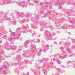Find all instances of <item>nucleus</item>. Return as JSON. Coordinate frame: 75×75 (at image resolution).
I'll return each mask as SVG.
<instances>
[{"instance_id":"7ed1b4c3","label":"nucleus","mask_w":75,"mask_h":75,"mask_svg":"<svg viewBox=\"0 0 75 75\" xmlns=\"http://www.w3.org/2000/svg\"><path fill=\"white\" fill-rule=\"evenodd\" d=\"M31 47L33 49V50H34V54L38 55L39 53L38 52H37V50L36 49V47L32 43L31 44Z\"/></svg>"},{"instance_id":"603ef678","label":"nucleus","mask_w":75,"mask_h":75,"mask_svg":"<svg viewBox=\"0 0 75 75\" xmlns=\"http://www.w3.org/2000/svg\"><path fill=\"white\" fill-rule=\"evenodd\" d=\"M69 56V57H72V55H70Z\"/></svg>"},{"instance_id":"1a4fd4ad","label":"nucleus","mask_w":75,"mask_h":75,"mask_svg":"<svg viewBox=\"0 0 75 75\" xmlns=\"http://www.w3.org/2000/svg\"><path fill=\"white\" fill-rule=\"evenodd\" d=\"M16 59L18 60V62H20V59H21V55H17L16 57Z\"/></svg>"},{"instance_id":"8fccbe9b","label":"nucleus","mask_w":75,"mask_h":75,"mask_svg":"<svg viewBox=\"0 0 75 75\" xmlns=\"http://www.w3.org/2000/svg\"><path fill=\"white\" fill-rule=\"evenodd\" d=\"M27 75H29V72H28L27 73Z\"/></svg>"},{"instance_id":"4d7b16f0","label":"nucleus","mask_w":75,"mask_h":75,"mask_svg":"<svg viewBox=\"0 0 75 75\" xmlns=\"http://www.w3.org/2000/svg\"><path fill=\"white\" fill-rule=\"evenodd\" d=\"M23 29H24L26 28L25 26H24V27H23Z\"/></svg>"},{"instance_id":"338daca9","label":"nucleus","mask_w":75,"mask_h":75,"mask_svg":"<svg viewBox=\"0 0 75 75\" xmlns=\"http://www.w3.org/2000/svg\"><path fill=\"white\" fill-rule=\"evenodd\" d=\"M58 33H60V32H58Z\"/></svg>"},{"instance_id":"ea45409f","label":"nucleus","mask_w":75,"mask_h":75,"mask_svg":"<svg viewBox=\"0 0 75 75\" xmlns=\"http://www.w3.org/2000/svg\"><path fill=\"white\" fill-rule=\"evenodd\" d=\"M51 13V11H49V14H50Z\"/></svg>"},{"instance_id":"0eeeda50","label":"nucleus","mask_w":75,"mask_h":75,"mask_svg":"<svg viewBox=\"0 0 75 75\" xmlns=\"http://www.w3.org/2000/svg\"><path fill=\"white\" fill-rule=\"evenodd\" d=\"M44 34L47 37H52V36H51V33L48 31H45Z\"/></svg>"},{"instance_id":"2f4dec72","label":"nucleus","mask_w":75,"mask_h":75,"mask_svg":"<svg viewBox=\"0 0 75 75\" xmlns=\"http://www.w3.org/2000/svg\"><path fill=\"white\" fill-rule=\"evenodd\" d=\"M21 22L23 23H25V20H22L21 21Z\"/></svg>"},{"instance_id":"c85d7f7f","label":"nucleus","mask_w":75,"mask_h":75,"mask_svg":"<svg viewBox=\"0 0 75 75\" xmlns=\"http://www.w3.org/2000/svg\"><path fill=\"white\" fill-rule=\"evenodd\" d=\"M3 50H1V52H0V55H2V54H3Z\"/></svg>"},{"instance_id":"e433bc0d","label":"nucleus","mask_w":75,"mask_h":75,"mask_svg":"<svg viewBox=\"0 0 75 75\" xmlns=\"http://www.w3.org/2000/svg\"><path fill=\"white\" fill-rule=\"evenodd\" d=\"M42 43H44V42H45L44 41L42 40Z\"/></svg>"},{"instance_id":"72a5a7b5","label":"nucleus","mask_w":75,"mask_h":75,"mask_svg":"<svg viewBox=\"0 0 75 75\" xmlns=\"http://www.w3.org/2000/svg\"><path fill=\"white\" fill-rule=\"evenodd\" d=\"M63 67L64 68H68V67H67V66H63Z\"/></svg>"},{"instance_id":"6e6552de","label":"nucleus","mask_w":75,"mask_h":75,"mask_svg":"<svg viewBox=\"0 0 75 75\" xmlns=\"http://www.w3.org/2000/svg\"><path fill=\"white\" fill-rule=\"evenodd\" d=\"M49 49V45H45L44 47V49L43 50V52H45L46 51H47V50Z\"/></svg>"},{"instance_id":"473e14b6","label":"nucleus","mask_w":75,"mask_h":75,"mask_svg":"<svg viewBox=\"0 0 75 75\" xmlns=\"http://www.w3.org/2000/svg\"><path fill=\"white\" fill-rule=\"evenodd\" d=\"M22 15L23 16L22 17H23L24 16V13H22Z\"/></svg>"},{"instance_id":"f3484780","label":"nucleus","mask_w":75,"mask_h":75,"mask_svg":"<svg viewBox=\"0 0 75 75\" xmlns=\"http://www.w3.org/2000/svg\"><path fill=\"white\" fill-rule=\"evenodd\" d=\"M63 29H69V26H67V27H62Z\"/></svg>"},{"instance_id":"a211bd4d","label":"nucleus","mask_w":75,"mask_h":75,"mask_svg":"<svg viewBox=\"0 0 75 75\" xmlns=\"http://www.w3.org/2000/svg\"><path fill=\"white\" fill-rule=\"evenodd\" d=\"M11 22H12V23L13 24H14V25H15L16 24V21H11Z\"/></svg>"},{"instance_id":"37998d69","label":"nucleus","mask_w":75,"mask_h":75,"mask_svg":"<svg viewBox=\"0 0 75 75\" xmlns=\"http://www.w3.org/2000/svg\"><path fill=\"white\" fill-rule=\"evenodd\" d=\"M17 30H20V28H18V29H17Z\"/></svg>"},{"instance_id":"052dcab7","label":"nucleus","mask_w":75,"mask_h":75,"mask_svg":"<svg viewBox=\"0 0 75 75\" xmlns=\"http://www.w3.org/2000/svg\"><path fill=\"white\" fill-rule=\"evenodd\" d=\"M16 2V1H14V2H12V3H14Z\"/></svg>"},{"instance_id":"69168bd1","label":"nucleus","mask_w":75,"mask_h":75,"mask_svg":"<svg viewBox=\"0 0 75 75\" xmlns=\"http://www.w3.org/2000/svg\"><path fill=\"white\" fill-rule=\"evenodd\" d=\"M75 48V46L73 47V48Z\"/></svg>"},{"instance_id":"5701e85b","label":"nucleus","mask_w":75,"mask_h":75,"mask_svg":"<svg viewBox=\"0 0 75 75\" xmlns=\"http://www.w3.org/2000/svg\"><path fill=\"white\" fill-rule=\"evenodd\" d=\"M3 39H5L7 38V35H5L3 37Z\"/></svg>"},{"instance_id":"412c9836","label":"nucleus","mask_w":75,"mask_h":75,"mask_svg":"<svg viewBox=\"0 0 75 75\" xmlns=\"http://www.w3.org/2000/svg\"><path fill=\"white\" fill-rule=\"evenodd\" d=\"M44 59H45L44 58V59H43L42 60L41 59V60H39V62L40 63H41V62H42L43 61H44Z\"/></svg>"},{"instance_id":"774afa93","label":"nucleus","mask_w":75,"mask_h":75,"mask_svg":"<svg viewBox=\"0 0 75 75\" xmlns=\"http://www.w3.org/2000/svg\"><path fill=\"white\" fill-rule=\"evenodd\" d=\"M23 33H26V32H25V31H24L23 32Z\"/></svg>"},{"instance_id":"2eb2a0df","label":"nucleus","mask_w":75,"mask_h":75,"mask_svg":"<svg viewBox=\"0 0 75 75\" xmlns=\"http://www.w3.org/2000/svg\"><path fill=\"white\" fill-rule=\"evenodd\" d=\"M50 35L51 36H52V37H49V40H50H50H52V37H53V36H54L55 35V34H53L52 35H51V34L50 33Z\"/></svg>"},{"instance_id":"c03bdc74","label":"nucleus","mask_w":75,"mask_h":75,"mask_svg":"<svg viewBox=\"0 0 75 75\" xmlns=\"http://www.w3.org/2000/svg\"><path fill=\"white\" fill-rule=\"evenodd\" d=\"M39 52H42V50L41 49L39 50Z\"/></svg>"},{"instance_id":"c756f323","label":"nucleus","mask_w":75,"mask_h":75,"mask_svg":"<svg viewBox=\"0 0 75 75\" xmlns=\"http://www.w3.org/2000/svg\"><path fill=\"white\" fill-rule=\"evenodd\" d=\"M26 17L28 18L29 17H30V14H28V15H27Z\"/></svg>"},{"instance_id":"f257e3e1","label":"nucleus","mask_w":75,"mask_h":75,"mask_svg":"<svg viewBox=\"0 0 75 75\" xmlns=\"http://www.w3.org/2000/svg\"><path fill=\"white\" fill-rule=\"evenodd\" d=\"M68 57V55H67L66 54L65 55H64V56H62L59 55V54H57L54 55V59H53V61H55L56 59H57V61L58 64H61V62L58 59L59 58H65Z\"/></svg>"},{"instance_id":"393cba45","label":"nucleus","mask_w":75,"mask_h":75,"mask_svg":"<svg viewBox=\"0 0 75 75\" xmlns=\"http://www.w3.org/2000/svg\"><path fill=\"white\" fill-rule=\"evenodd\" d=\"M71 13H72V14H73V16H75V11H74L73 12H72Z\"/></svg>"},{"instance_id":"49530a36","label":"nucleus","mask_w":75,"mask_h":75,"mask_svg":"<svg viewBox=\"0 0 75 75\" xmlns=\"http://www.w3.org/2000/svg\"><path fill=\"white\" fill-rule=\"evenodd\" d=\"M34 73L35 75H37V73H35V72H34Z\"/></svg>"},{"instance_id":"4c0bfd02","label":"nucleus","mask_w":75,"mask_h":75,"mask_svg":"<svg viewBox=\"0 0 75 75\" xmlns=\"http://www.w3.org/2000/svg\"><path fill=\"white\" fill-rule=\"evenodd\" d=\"M37 42H40V40L38 39L37 40Z\"/></svg>"},{"instance_id":"680f3d73","label":"nucleus","mask_w":75,"mask_h":75,"mask_svg":"<svg viewBox=\"0 0 75 75\" xmlns=\"http://www.w3.org/2000/svg\"><path fill=\"white\" fill-rule=\"evenodd\" d=\"M2 69V68L1 67L0 68V69Z\"/></svg>"},{"instance_id":"cd10ccee","label":"nucleus","mask_w":75,"mask_h":75,"mask_svg":"<svg viewBox=\"0 0 75 75\" xmlns=\"http://www.w3.org/2000/svg\"><path fill=\"white\" fill-rule=\"evenodd\" d=\"M26 53L27 54H29V50H28L26 52Z\"/></svg>"},{"instance_id":"7c9ffc66","label":"nucleus","mask_w":75,"mask_h":75,"mask_svg":"<svg viewBox=\"0 0 75 75\" xmlns=\"http://www.w3.org/2000/svg\"><path fill=\"white\" fill-rule=\"evenodd\" d=\"M12 35H15V33H14V32H12Z\"/></svg>"},{"instance_id":"13d9d810","label":"nucleus","mask_w":75,"mask_h":75,"mask_svg":"<svg viewBox=\"0 0 75 75\" xmlns=\"http://www.w3.org/2000/svg\"><path fill=\"white\" fill-rule=\"evenodd\" d=\"M59 4H62V5H63V4H62V3L61 4V3H59Z\"/></svg>"},{"instance_id":"bb28decb","label":"nucleus","mask_w":75,"mask_h":75,"mask_svg":"<svg viewBox=\"0 0 75 75\" xmlns=\"http://www.w3.org/2000/svg\"><path fill=\"white\" fill-rule=\"evenodd\" d=\"M3 67H4V68H6L7 67V65H3Z\"/></svg>"},{"instance_id":"9d476101","label":"nucleus","mask_w":75,"mask_h":75,"mask_svg":"<svg viewBox=\"0 0 75 75\" xmlns=\"http://www.w3.org/2000/svg\"><path fill=\"white\" fill-rule=\"evenodd\" d=\"M17 47L16 46H12L11 45L10 46V48L12 50H15Z\"/></svg>"},{"instance_id":"39448f33","label":"nucleus","mask_w":75,"mask_h":75,"mask_svg":"<svg viewBox=\"0 0 75 75\" xmlns=\"http://www.w3.org/2000/svg\"><path fill=\"white\" fill-rule=\"evenodd\" d=\"M4 1H6V3L5 2H1V4L2 6H3L4 4H11L12 1H11L8 0H4Z\"/></svg>"},{"instance_id":"bf43d9fd","label":"nucleus","mask_w":75,"mask_h":75,"mask_svg":"<svg viewBox=\"0 0 75 75\" xmlns=\"http://www.w3.org/2000/svg\"><path fill=\"white\" fill-rule=\"evenodd\" d=\"M29 33H31V30H29Z\"/></svg>"},{"instance_id":"6ab92c4d","label":"nucleus","mask_w":75,"mask_h":75,"mask_svg":"<svg viewBox=\"0 0 75 75\" xmlns=\"http://www.w3.org/2000/svg\"><path fill=\"white\" fill-rule=\"evenodd\" d=\"M16 16H18V17H19V16H20V12H17Z\"/></svg>"},{"instance_id":"423d86ee","label":"nucleus","mask_w":75,"mask_h":75,"mask_svg":"<svg viewBox=\"0 0 75 75\" xmlns=\"http://www.w3.org/2000/svg\"><path fill=\"white\" fill-rule=\"evenodd\" d=\"M54 63L52 62L49 63V64H48L47 62H44V67H45V66H47V65H49V66H48V67H51V66Z\"/></svg>"},{"instance_id":"79ce46f5","label":"nucleus","mask_w":75,"mask_h":75,"mask_svg":"<svg viewBox=\"0 0 75 75\" xmlns=\"http://www.w3.org/2000/svg\"><path fill=\"white\" fill-rule=\"evenodd\" d=\"M23 56H24V57H25V53H23Z\"/></svg>"},{"instance_id":"f03ea898","label":"nucleus","mask_w":75,"mask_h":75,"mask_svg":"<svg viewBox=\"0 0 75 75\" xmlns=\"http://www.w3.org/2000/svg\"><path fill=\"white\" fill-rule=\"evenodd\" d=\"M0 15H1L0 17L1 18V19L4 20V21H6V20H11L13 19V18H12L13 17L9 18H7V15H5V14L2 11L0 12Z\"/></svg>"},{"instance_id":"a878e982","label":"nucleus","mask_w":75,"mask_h":75,"mask_svg":"<svg viewBox=\"0 0 75 75\" xmlns=\"http://www.w3.org/2000/svg\"><path fill=\"white\" fill-rule=\"evenodd\" d=\"M34 34H35V33H32V36H33V37H34Z\"/></svg>"},{"instance_id":"de8ad7c7","label":"nucleus","mask_w":75,"mask_h":75,"mask_svg":"<svg viewBox=\"0 0 75 75\" xmlns=\"http://www.w3.org/2000/svg\"><path fill=\"white\" fill-rule=\"evenodd\" d=\"M72 42H73H73L74 41H75V40H72Z\"/></svg>"},{"instance_id":"ddd939ff","label":"nucleus","mask_w":75,"mask_h":75,"mask_svg":"<svg viewBox=\"0 0 75 75\" xmlns=\"http://www.w3.org/2000/svg\"><path fill=\"white\" fill-rule=\"evenodd\" d=\"M22 3H23V2L22 1H21V2L18 4V6H21L23 8V7H26V6H25V5H21Z\"/></svg>"},{"instance_id":"f704fd0d","label":"nucleus","mask_w":75,"mask_h":75,"mask_svg":"<svg viewBox=\"0 0 75 75\" xmlns=\"http://www.w3.org/2000/svg\"><path fill=\"white\" fill-rule=\"evenodd\" d=\"M70 63H71V62H70V61L67 62V65L68 64H69Z\"/></svg>"},{"instance_id":"4468645a","label":"nucleus","mask_w":75,"mask_h":75,"mask_svg":"<svg viewBox=\"0 0 75 75\" xmlns=\"http://www.w3.org/2000/svg\"><path fill=\"white\" fill-rule=\"evenodd\" d=\"M60 50H61V51H62V52H63V53H65V51H64V47H61L60 48Z\"/></svg>"},{"instance_id":"20e7f679","label":"nucleus","mask_w":75,"mask_h":75,"mask_svg":"<svg viewBox=\"0 0 75 75\" xmlns=\"http://www.w3.org/2000/svg\"><path fill=\"white\" fill-rule=\"evenodd\" d=\"M34 41V39L32 40H27V41H26L24 43L25 47V48H27V45L28 44V43H30L31 42H33V41Z\"/></svg>"},{"instance_id":"58836bf2","label":"nucleus","mask_w":75,"mask_h":75,"mask_svg":"<svg viewBox=\"0 0 75 75\" xmlns=\"http://www.w3.org/2000/svg\"><path fill=\"white\" fill-rule=\"evenodd\" d=\"M25 62H26V64H27V63H28V61H25Z\"/></svg>"},{"instance_id":"a19ab883","label":"nucleus","mask_w":75,"mask_h":75,"mask_svg":"<svg viewBox=\"0 0 75 75\" xmlns=\"http://www.w3.org/2000/svg\"><path fill=\"white\" fill-rule=\"evenodd\" d=\"M19 48H20L19 51H21V47H19Z\"/></svg>"},{"instance_id":"09e8293b","label":"nucleus","mask_w":75,"mask_h":75,"mask_svg":"<svg viewBox=\"0 0 75 75\" xmlns=\"http://www.w3.org/2000/svg\"><path fill=\"white\" fill-rule=\"evenodd\" d=\"M31 6H34V4H31Z\"/></svg>"},{"instance_id":"aec40b11","label":"nucleus","mask_w":75,"mask_h":75,"mask_svg":"<svg viewBox=\"0 0 75 75\" xmlns=\"http://www.w3.org/2000/svg\"><path fill=\"white\" fill-rule=\"evenodd\" d=\"M47 16H48V14H47V13H46L45 15H44L43 17H44V18H45V17H47Z\"/></svg>"},{"instance_id":"a18cd8bd","label":"nucleus","mask_w":75,"mask_h":75,"mask_svg":"<svg viewBox=\"0 0 75 75\" xmlns=\"http://www.w3.org/2000/svg\"><path fill=\"white\" fill-rule=\"evenodd\" d=\"M57 70L58 71H60V69H59V68H58L57 69Z\"/></svg>"},{"instance_id":"3c124183","label":"nucleus","mask_w":75,"mask_h":75,"mask_svg":"<svg viewBox=\"0 0 75 75\" xmlns=\"http://www.w3.org/2000/svg\"><path fill=\"white\" fill-rule=\"evenodd\" d=\"M33 28H34V29H36V28H37L35 27H34Z\"/></svg>"},{"instance_id":"0e129e2a","label":"nucleus","mask_w":75,"mask_h":75,"mask_svg":"<svg viewBox=\"0 0 75 75\" xmlns=\"http://www.w3.org/2000/svg\"><path fill=\"white\" fill-rule=\"evenodd\" d=\"M9 45L8 43H7V45Z\"/></svg>"},{"instance_id":"e2e57ef3","label":"nucleus","mask_w":75,"mask_h":75,"mask_svg":"<svg viewBox=\"0 0 75 75\" xmlns=\"http://www.w3.org/2000/svg\"><path fill=\"white\" fill-rule=\"evenodd\" d=\"M75 4V3H73V4Z\"/></svg>"},{"instance_id":"6e6d98bb","label":"nucleus","mask_w":75,"mask_h":75,"mask_svg":"<svg viewBox=\"0 0 75 75\" xmlns=\"http://www.w3.org/2000/svg\"><path fill=\"white\" fill-rule=\"evenodd\" d=\"M46 4H48V2H46Z\"/></svg>"},{"instance_id":"9b49d317","label":"nucleus","mask_w":75,"mask_h":75,"mask_svg":"<svg viewBox=\"0 0 75 75\" xmlns=\"http://www.w3.org/2000/svg\"><path fill=\"white\" fill-rule=\"evenodd\" d=\"M34 2L35 3H37V4H40V5H42V4L43 3H40V1H38L37 0L34 1Z\"/></svg>"},{"instance_id":"4be33fe9","label":"nucleus","mask_w":75,"mask_h":75,"mask_svg":"<svg viewBox=\"0 0 75 75\" xmlns=\"http://www.w3.org/2000/svg\"><path fill=\"white\" fill-rule=\"evenodd\" d=\"M16 72H19V71L18 70V68H17L16 69Z\"/></svg>"},{"instance_id":"c9c22d12","label":"nucleus","mask_w":75,"mask_h":75,"mask_svg":"<svg viewBox=\"0 0 75 75\" xmlns=\"http://www.w3.org/2000/svg\"><path fill=\"white\" fill-rule=\"evenodd\" d=\"M41 13H43V10H42L40 11Z\"/></svg>"},{"instance_id":"dca6fc26","label":"nucleus","mask_w":75,"mask_h":75,"mask_svg":"<svg viewBox=\"0 0 75 75\" xmlns=\"http://www.w3.org/2000/svg\"><path fill=\"white\" fill-rule=\"evenodd\" d=\"M67 51L69 52V53H70V54H71V51L70 50V49L69 48H68L67 49Z\"/></svg>"},{"instance_id":"5fc2aeb1","label":"nucleus","mask_w":75,"mask_h":75,"mask_svg":"<svg viewBox=\"0 0 75 75\" xmlns=\"http://www.w3.org/2000/svg\"><path fill=\"white\" fill-rule=\"evenodd\" d=\"M6 49L7 50H10L9 48H6Z\"/></svg>"},{"instance_id":"f8f14e48","label":"nucleus","mask_w":75,"mask_h":75,"mask_svg":"<svg viewBox=\"0 0 75 75\" xmlns=\"http://www.w3.org/2000/svg\"><path fill=\"white\" fill-rule=\"evenodd\" d=\"M74 21H75V18H74V19L71 18V19L69 21V22L70 23H72V24H74Z\"/></svg>"},{"instance_id":"864d4df0","label":"nucleus","mask_w":75,"mask_h":75,"mask_svg":"<svg viewBox=\"0 0 75 75\" xmlns=\"http://www.w3.org/2000/svg\"><path fill=\"white\" fill-rule=\"evenodd\" d=\"M26 74H25V73H23V75H26Z\"/></svg>"},{"instance_id":"b1692460","label":"nucleus","mask_w":75,"mask_h":75,"mask_svg":"<svg viewBox=\"0 0 75 75\" xmlns=\"http://www.w3.org/2000/svg\"><path fill=\"white\" fill-rule=\"evenodd\" d=\"M13 39H14V40H16V38H11L10 39V40H13Z\"/></svg>"}]
</instances>
